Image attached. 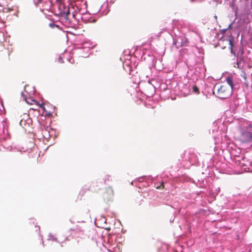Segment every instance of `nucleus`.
I'll return each mask as SVG.
<instances>
[{"label": "nucleus", "mask_w": 252, "mask_h": 252, "mask_svg": "<svg viewBox=\"0 0 252 252\" xmlns=\"http://www.w3.org/2000/svg\"><path fill=\"white\" fill-rule=\"evenodd\" d=\"M226 81L229 86L226 85H216L214 87L213 94L221 99H226L230 96L234 88L231 77L226 78Z\"/></svg>", "instance_id": "nucleus-1"}, {"label": "nucleus", "mask_w": 252, "mask_h": 252, "mask_svg": "<svg viewBox=\"0 0 252 252\" xmlns=\"http://www.w3.org/2000/svg\"><path fill=\"white\" fill-rule=\"evenodd\" d=\"M242 138L246 142L251 141L252 140V133L249 131L243 132Z\"/></svg>", "instance_id": "nucleus-2"}, {"label": "nucleus", "mask_w": 252, "mask_h": 252, "mask_svg": "<svg viewBox=\"0 0 252 252\" xmlns=\"http://www.w3.org/2000/svg\"><path fill=\"white\" fill-rule=\"evenodd\" d=\"M233 39H225L222 40V42H224V44L228 45L230 49L231 53L235 55V53L234 52L233 49Z\"/></svg>", "instance_id": "nucleus-3"}, {"label": "nucleus", "mask_w": 252, "mask_h": 252, "mask_svg": "<svg viewBox=\"0 0 252 252\" xmlns=\"http://www.w3.org/2000/svg\"><path fill=\"white\" fill-rule=\"evenodd\" d=\"M114 194V191L111 187H108L106 189L104 195L106 198L109 199Z\"/></svg>", "instance_id": "nucleus-4"}, {"label": "nucleus", "mask_w": 252, "mask_h": 252, "mask_svg": "<svg viewBox=\"0 0 252 252\" xmlns=\"http://www.w3.org/2000/svg\"><path fill=\"white\" fill-rule=\"evenodd\" d=\"M26 102L28 103H30L31 104H36V105H38L40 108H42V110L44 111H46L45 110V108L44 107V103H42L41 104H40L38 102H37V101L35 100H33V99H31V101L32 102H30L29 101H28L27 100H26Z\"/></svg>", "instance_id": "nucleus-5"}, {"label": "nucleus", "mask_w": 252, "mask_h": 252, "mask_svg": "<svg viewBox=\"0 0 252 252\" xmlns=\"http://www.w3.org/2000/svg\"><path fill=\"white\" fill-rule=\"evenodd\" d=\"M192 89H193V92H194L195 93H196V94H199V89L197 86H193Z\"/></svg>", "instance_id": "nucleus-6"}, {"label": "nucleus", "mask_w": 252, "mask_h": 252, "mask_svg": "<svg viewBox=\"0 0 252 252\" xmlns=\"http://www.w3.org/2000/svg\"><path fill=\"white\" fill-rule=\"evenodd\" d=\"M105 183L106 184L107 183V182H108L110 180H111V176H109V175H107L105 176Z\"/></svg>", "instance_id": "nucleus-7"}, {"label": "nucleus", "mask_w": 252, "mask_h": 252, "mask_svg": "<svg viewBox=\"0 0 252 252\" xmlns=\"http://www.w3.org/2000/svg\"><path fill=\"white\" fill-rule=\"evenodd\" d=\"M49 26L50 27H51V28H54V27H58V26H57L56 25L54 24V23H50L49 24Z\"/></svg>", "instance_id": "nucleus-8"}, {"label": "nucleus", "mask_w": 252, "mask_h": 252, "mask_svg": "<svg viewBox=\"0 0 252 252\" xmlns=\"http://www.w3.org/2000/svg\"><path fill=\"white\" fill-rule=\"evenodd\" d=\"M242 76L243 77V78L244 79V80L246 81V73H244L243 75H242ZM245 84H246L247 85V84L246 83V81L245 82Z\"/></svg>", "instance_id": "nucleus-9"}, {"label": "nucleus", "mask_w": 252, "mask_h": 252, "mask_svg": "<svg viewBox=\"0 0 252 252\" xmlns=\"http://www.w3.org/2000/svg\"><path fill=\"white\" fill-rule=\"evenodd\" d=\"M240 52H241V54H244V50L242 48H241L240 50Z\"/></svg>", "instance_id": "nucleus-10"}, {"label": "nucleus", "mask_w": 252, "mask_h": 252, "mask_svg": "<svg viewBox=\"0 0 252 252\" xmlns=\"http://www.w3.org/2000/svg\"><path fill=\"white\" fill-rule=\"evenodd\" d=\"M191 2H193L195 1V0H190Z\"/></svg>", "instance_id": "nucleus-11"}]
</instances>
